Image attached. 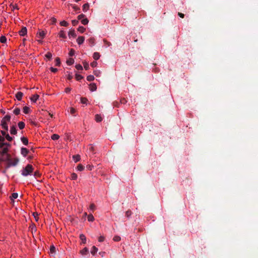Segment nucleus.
I'll return each instance as SVG.
<instances>
[{"label":"nucleus","instance_id":"8fccbe9b","mask_svg":"<svg viewBox=\"0 0 258 258\" xmlns=\"http://www.w3.org/2000/svg\"><path fill=\"white\" fill-rule=\"evenodd\" d=\"M77 178V175L75 173H73L71 176L72 179L75 180Z\"/></svg>","mask_w":258,"mask_h":258},{"label":"nucleus","instance_id":"cd10ccee","mask_svg":"<svg viewBox=\"0 0 258 258\" xmlns=\"http://www.w3.org/2000/svg\"><path fill=\"white\" fill-rule=\"evenodd\" d=\"M6 139L9 142H11L13 138V137L10 136V135L8 134L5 137V140Z\"/></svg>","mask_w":258,"mask_h":258},{"label":"nucleus","instance_id":"e2e57ef3","mask_svg":"<svg viewBox=\"0 0 258 258\" xmlns=\"http://www.w3.org/2000/svg\"><path fill=\"white\" fill-rule=\"evenodd\" d=\"M71 91V89L69 88H66V93L69 92Z\"/></svg>","mask_w":258,"mask_h":258},{"label":"nucleus","instance_id":"393cba45","mask_svg":"<svg viewBox=\"0 0 258 258\" xmlns=\"http://www.w3.org/2000/svg\"><path fill=\"white\" fill-rule=\"evenodd\" d=\"M0 42L2 43H5L7 42V38L5 36H2L0 37Z\"/></svg>","mask_w":258,"mask_h":258},{"label":"nucleus","instance_id":"3c124183","mask_svg":"<svg viewBox=\"0 0 258 258\" xmlns=\"http://www.w3.org/2000/svg\"><path fill=\"white\" fill-rule=\"evenodd\" d=\"M76 68L79 70H82L83 69L82 66L80 64H77L76 66Z\"/></svg>","mask_w":258,"mask_h":258},{"label":"nucleus","instance_id":"6e6d98bb","mask_svg":"<svg viewBox=\"0 0 258 258\" xmlns=\"http://www.w3.org/2000/svg\"><path fill=\"white\" fill-rule=\"evenodd\" d=\"M50 70L53 73H56L57 71V69L56 68H54L52 67L50 68Z\"/></svg>","mask_w":258,"mask_h":258},{"label":"nucleus","instance_id":"13d9d810","mask_svg":"<svg viewBox=\"0 0 258 258\" xmlns=\"http://www.w3.org/2000/svg\"><path fill=\"white\" fill-rule=\"evenodd\" d=\"M75 112V110L74 108H70V113L71 114H74Z\"/></svg>","mask_w":258,"mask_h":258},{"label":"nucleus","instance_id":"2eb2a0df","mask_svg":"<svg viewBox=\"0 0 258 258\" xmlns=\"http://www.w3.org/2000/svg\"><path fill=\"white\" fill-rule=\"evenodd\" d=\"M21 140L25 145H27L28 144V140L27 138L24 137H22L21 138Z\"/></svg>","mask_w":258,"mask_h":258},{"label":"nucleus","instance_id":"052dcab7","mask_svg":"<svg viewBox=\"0 0 258 258\" xmlns=\"http://www.w3.org/2000/svg\"><path fill=\"white\" fill-rule=\"evenodd\" d=\"M100 73L99 71H95V75L97 76H98Z\"/></svg>","mask_w":258,"mask_h":258},{"label":"nucleus","instance_id":"7ed1b4c3","mask_svg":"<svg viewBox=\"0 0 258 258\" xmlns=\"http://www.w3.org/2000/svg\"><path fill=\"white\" fill-rule=\"evenodd\" d=\"M34 168L31 164H28L25 168L21 170V174L24 176H27L31 175L33 172Z\"/></svg>","mask_w":258,"mask_h":258},{"label":"nucleus","instance_id":"58836bf2","mask_svg":"<svg viewBox=\"0 0 258 258\" xmlns=\"http://www.w3.org/2000/svg\"><path fill=\"white\" fill-rule=\"evenodd\" d=\"M78 30L81 33H83L85 31V28L83 26H80L79 27Z\"/></svg>","mask_w":258,"mask_h":258},{"label":"nucleus","instance_id":"6e6552de","mask_svg":"<svg viewBox=\"0 0 258 258\" xmlns=\"http://www.w3.org/2000/svg\"><path fill=\"white\" fill-rule=\"evenodd\" d=\"M21 153L23 156L26 157L29 153V150L26 148H22L21 149Z\"/></svg>","mask_w":258,"mask_h":258},{"label":"nucleus","instance_id":"ea45409f","mask_svg":"<svg viewBox=\"0 0 258 258\" xmlns=\"http://www.w3.org/2000/svg\"><path fill=\"white\" fill-rule=\"evenodd\" d=\"M58 36L59 37L64 38V33L63 30H61L58 33Z\"/></svg>","mask_w":258,"mask_h":258},{"label":"nucleus","instance_id":"a18cd8bd","mask_svg":"<svg viewBox=\"0 0 258 258\" xmlns=\"http://www.w3.org/2000/svg\"><path fill=\"white\" fill-rule=\"evenodd\" d=\"M105 239V237L103 235H101L98 237V241L99 242H103Z\"/></svg>","mask_w":258,"mask_h":258},{"label":"nucleus","instance_id":"20e7f679","mask_svg":"<svg viewBox=\"0 0 258 258\" xmlns=\"http://www.w3.org/2000/svg\"><path fill=\"white\" fill-rule=\"evenodd\" d=\"M9 158L10 160H8V163L7 164V166H6L7 168H9L11 166H16L19 162V159L18 158H12L11 157L10 155H9Z\"/></svg>","mask_w":258,"mask_h":258},{"label":"nucleus","instance_id":"c756f323","mask_svg":"<svg viewBox=\"0 0 258 258\" xmlns=\"http://www.w3.org/2000/svg\"><path fill=\"white\" fill-rule=\"evenodd\" d=\"M29 111H30L29 107H28L27 106H25L23 108V112H24V113L27 114V113H29Z\"/></svg>","mask_w":258,"mask_h":258},{"label":"nucleus","instance_id":"774afa93","mask_svg":"<svg viewBox=\"0 0 258 258\" xmlns=\"http://www.w3.org/2000/svg\"><path fill=\"white\" fill-rule=\"evenodd\" d=\"M93 147L92 146H90L89 147V151H92L93 150Z\"/></svg>","mask_w":258,"mask_h":258},{"label":"nucleus","instance_id":"f03ea898","mask_svg":"<svg viewBox=\"0 0 258 258\" xmlns=\"http://www.w3.org/2000/svg\"><path fill=\"white\" fill-rule=\"evenodd\" d=\"M11 118V116L7 114L1 120V125L2 128L6 131L8 130V123L10 121Z\"/></svg>","mask_w":258,"mask_h":258},{"label":"nucleus","instance_id":"338daca9","mask_svg":"<svg viewBox=\"0 0 258 258\" xmlns=\"http://www.w3.org/2000/svg\"><path fill=\"white\" fill-rule=\"evenodd\" d=\"M99 254L101 255V256H103L104 254V252H100Z\"/></svg>","mask_w":258,"mask_h":258},{"label":"nucleus","instance_id":"1a4fd4ad","mask_svg":"<svg viewBox=\"0 0 258 258\" xmlns=\"http://www.w3.org/2000/svg\"><path fill=\"white\" fill-rule=\"evenodd\" d=\"M68 35L70 38H74L76 37V34L74 30H71L69 32Z\"/></svg>","mask_w":258,"mask_h":258},{"label":"nucleus","instance_id":"f3484780","mask_svg":"<svg viewBox=\"0 0 258 258\" xmlns=\"http://www.w3.org/2000/svg\"><path fill=\"white\" fill-rule=\"evenodd\" d=\"M18 125L19 128L20 130H22V129H23L25 127V124L23 121H20L19 122H18Z\"/></svg>","mask_w":258,"mask_h":258},{"label":"nucleus","instance_id":"473e14b6","mask_svg":"<svg viewBox=\"0 0 258 258\" xmlns=\"http://www.w3.org/2000/svg\"><path fill=\"white\" fill-rule=\"evenodd\" d=\"M77 169L78 171H81L84 170V166L82 165L79 164V165H78V166L77 167Z\"/></svg>","mask_w":258,"mask_h":258},{"label":"nucleus","instance_id":"680f3d73","mask_svg":"<svg viewBox=\"0 0 258 258\" xmlns=\"http://www.w3.org/2000/svg\"><path fill=\"white\" fill-rule=\"evenodd\" d=\"M60 24L61 26H64V20L61 21L60 22Z\"/></svg>","mask_w":258,"mask_h":258},{"label":"nucleus","instance_id":"bb28decb","mask_svg":"<svg viewBox=\"0 0 258 258\" xmlns=\"http://www.w3.org/2000/svg\"><path fill=\"white\" fill-rule=\"evenodd\" d=\"M95 120L97 122H100L102 120V117L100 115L96 114L95 116Z\"/></svg>","mask_w":258,"mask_h":258},{"label":"nucleus","instance_id":"c85d7f7f","mask_svg":"<svg viewBox=\"0 0 258 258\" xmlns=\"http://www.w3.org/2000/svg\"><path fill=\"white\" fill-rule=\"evenodd\" d=\"M13 113L16 115H19L20 113V109L19 108H16L13 110Z\"/></svg>","mask_w":258,"mask_h":258},{"label":"nucleus","instance_id":"dca6fc26","mask_svg":"<svg viewBox=\"0 0 258 258\" xmlns=\"http://www.w3.org/2000/svg\"><path fill=\"white\" fill-rule=\"evenodd\" d=\"M80 238L82 240L83 243H85L86 242V238L84 234H81L80 235Z\"/></svg>","mask_w":258,"mask_h":258},{"label":"nucleus","instance_id":"72a5a7b5","mask_svg":"<svg viewBox=\"0 0 258 258\" xmlns=\"http://www.w3.org/2000/svg\"><path fill=\"white\" fill-rule=\"evenodd\" d=\"M87 80L88 81H92L94 80V77L93 75H89L87 77Z\"/></svg>","mask_w":258,"mask_h":258},{"label":"nucleus","instance_id":"f8f14e48","mask_svg":"<svg viewBox=\"0 0 258 258\" xmlns=\"http://www.w3.org/2000/svg\"><path fill=\"white\" fill-rule=\"evenodd\" d=\"M84 40L85 38L83 36H80L77 38V41L78 44L81 45L84 42Z\"/></svg>","mask_w":258,"mask_h":258},{"label":"nucleus","instance_id":"a211bd4d","mask_svg":"<svg viewBox=\"0 0 258 258\" xmlns=\"http://www.w3.org/2000/svg\"><path fill=\"white\" fill-rule=\"evenodd\" d=\"M10 7H11V9H12V11H14V10L16 9V10H19V8L18 7V5L17 4H11L10 5Z\"/></svg>","mask_w":258,"mask_h":258},{"label":"nucleus","instance_id":"603ef678","mask_svg":"<svg viewBox=\"0 0 258 258\" xmlns=\"http://www.w3.org/2000/svg\"><path fill=\"white\" fill-rule=\"evenodd\" d=\"M97 65V62L96 61H93L91 63V66L94 68L96 67Z\"/></svg>","mask_w":258,"mask_h":258},{"label":"nucleus","instance_id":"4d7b16f0","mask_svg":"<svg viewBox=\"0 0 258 258\" xmlns=\"http://www.w3.org/2000/svg\"><path fill=\"white\" fill-rule=\"evenodd\" d=\"M1 133L3 135L2 137H4L8 134L6 133V132L5 131H1Z\"/></svg>","mask_w":258,"mask_h":258},{"label":"nucleus","instance_id":"412c9836","mask_svg":"<svg viewBox=\"0 0 258 258\" xmlns=\"http://www.w3.org/2000/svg\"><path fill=\"white\" fill-rule=\"evenodd\" d=\"M97 251H98V248L96 246H93L91 250V253L93 255H94L97 252Z\"/></svg>","mask_w":258,"mask_h":258},{"label":"nucleus","instance_id":"7c9ffc66","mask_svg":"<svg viewBox=\"0 0 258 258\" xmlns=\"http://www.w3.org/2000/svg\"><path fill=\"white\" fill-rule=\"evenodd\" d=\"M45 57L48 59H50L52 57L51 53L50 52H47V53L45 55Z\"/></svg>","mask_w":258,"mask_h":258},{"label":"nucleus","instance_id":"4468645a","mask_svg":"<svg viewBox=\"0 0 258 258\" xmlns=\"http://www.w3.org/2000/svg\"><path fill=\"white\" fill-rule=\"evenodd\" d=\"M97 89V86L95 84L92 83L90 85V90L91 91H95Z\"/></svg>","mask_w":258,"mask_h":258},{"label":"nucleus","instance_id":"5fc2aeb1","mask_svg":"<svg viewBox=\"0 0 258 258\" xmlns=\"http://www.w3.org/2000/svg\"><path fill=\"white\" fill-rule=\"evenodd\" d=\"M84 67L86 70H88L89 69V64L87 62H85L84 63Z\"/></svg>","mask_w":258,"mask_h":258},{"label":"nucleus","instance_id":"e433bc0d","mask_svg":"<svg viewBox=\"0 0 258 258\" xmlns=\"http://www.w3.org/2000/svg\"><path fill=\"white\" fill-rule=\"evenodd\" d=\"M18 194L14 192L12 194L11 198L12 200H14V199H17L18 198Z\"/></svg>","mask_w":258,"mask_h":258},{"label":"nucleus","instance_id":"864d4df0","mask_svg":"<svg viewBox=\"0 0 258 258\" xmlns=\"http://www.w3.org/2000/svg\"><path fill=\"white\" fill-rule=\"evenodd\" d=\"M84 17H85L84 15L81 14V15L78 16V18L79 20H82L83 19V18H84Z\"/></svg>","mask_w":258,"mask_h":258},{"label":"nucleus","instance_id":"6ab92c4d","mask_svg":"<svg viewBox=\"0 0 258 258\" xmlns=\"http://www.w3.org/2000/svg\"><path fill=\"white\" fill-rule=\"evenodd\" d=\"M89 9V5L88 3L84 4L83 6V11L86 12Z\"/></svg>","mask_w":258,"mask_h":258},{"label":"nucleus","instance_id":"a878e982","mask_svg":"<svg viewBox=\"0 0 258 258\" xmlns=\"http://www.w3.org/2000/svg\"><path fill=\"white\" fill-rule=\"evenodd\" d=\"M88 220L89 222H93L94 220V218L92 214H89L88 216Z\"/></svg>","mask_w":258,"mask_h":258},{"label":"nucleus","instance_id":"79ce46f5","mask_svg":"<svg viewBox=\"0 0 258 258\" xmlns=\"http://www.w3.org/2000/svg\"><path fill=\"white\" fill-rule=\"evenodd\" d=\"M55 248L53 245H52L50 247V253L52 254L55 251Z\"/></svg>","mask_w":258,"mask_h":258},{"label":"nucleus","instance_id":"423d86ee","mask_svg":"<svg viewBox=\"0 0 258 258\" xmlns=\"http://www.w3.org/2000/svg\"><path fill=\"white\" fill-rule=\"evenodd\" d=\"M46 35V33L44 31H40L37 33V37L40 39H43Z\"/></svg>","mask_w":258,"mask_h":258},{"label":"nucleus","instance_id":"0eeeda50","mask_svg":"<svg viewBox=\"0 0 258 258\" xmlns=\"http://www.w3.org/2000/svg\"><path fill=\"white\" fill-rule=\"evenodd\" d=\"M27 32V28L25 27H24L21 29V30L19 32V33L20 35L23 36H25V35H26Z\"/></svg>","mask_w":258,"mask_h":258},{"label":"nucleus","instance_id":"a19ab883","mask_svg":"<svg viewBox=\"0 0 258 258\" xmlns=\"http://www.w3.org/2000/svg\"><path fill=\"white\" fill-rule=\"evenodd\" d=\"M88 101V100L86 98H81V102L83 104H87Z\"/></svg>","mask_w":258,"mask_h":258},{"label":"nucleus","instance_id":"c9c22d12","mask_svg":"<svg viewBox=\"0 0 258 258\" xmlns=\"http://www.w3.org/2000/svg\"><path fill=\"white\" fill-rule=\"evenodd\" d=\"M56 19L55 18H51L49 20V23L50 24H54L56 23Z\"/></svg>","mask_w":258,"mask_h":258},{"label":"nucleus","instance_id":"b1692460","mask_svg":"<svg viewBox=\"0 0 258 258\" xmlns=\"http://www.w3.org/2000/svg\"><path fill=\"white\" fill-rule=\"evenodd\" d=\"M68 65H72L74 63V60L73 58H70L66 61Z\"/></svg>","mask_w":258,"mask_h":258},{"label":"nucleus","instance_id":"4be33fe9","mask_svg":"<svg viewBox=\"0 0 258 258\" xmlns=\"http://www.w3.org/2000/svg\"><path fill=\"white\" fill-rule=\"evenodd\" d=\"M100 55L98 52H94L93 55V58L95 60H98L100 58Z\"/></svg>","mask_w":258,"mask_h":258},{"label":"nucleus","instance_id":"9b49d317","mask_svg":"<svg viewBox=\"0 0 258 258\" xmlns=\"http://www.w3.org/2000/svg\"><path fill=\"white\" fill-rule=\"evenodd\" d=\"M10 133L11 135H16L17 131L16 127L14 125L11 126L10 127Z\"/></svg>","mask_w":258,"mask_h":258},{"label":"nucleus","instance_id":"c03bdc74","mask_svg":"<svg viewBox=\"0 0 258 258\" xmlns=\"http://www.w3.org/2000/svg\"><path fill=\"white\" fill-rule=\"evenodd\" d=\"M120 239H121V238L119 236H115L113 237V240L115 241H119L120 240Z\"/></svg>","mask_w":258,"mask_h":258},{"label":"nucleus","instance_id":"bf43d9fd","mask_svg":"<svg viewBox=\"0 0 258 258\" xmlns=\"http://www.w3.org/2000/svg\"><path fill=\"white\" fill-rule=\"evenodd\" d=\"M39 175H40V174H39V172H36H36H34V175L35 176L37 177V176H39Z\"/></svg>","mask_w":258,"mask_h":258},{"label":"nucleus","instance_id":"9d476101","mask_svg":"<svg viewBox=\"0 0 258 258\" xmlns=\"http://www.w3.org/2000/svg\"><path fill=\"white\" fill-rule=\"evenodd\" d=\"M39 97V96L38 94H34L31 97L30 100L33 102H36L37 100L38 99Z\"/></svg>","mask_w":258,"mask_h":258},{"label":"nucleus","instance_id":"aec40b11","mask_svg":"<svg viewBox=\"0 0 258 258\" xmlns=\"http://www.w3.org/2000/svg\"><path fill=\"white\" fill-rule=\"evenodd\" d=\"M88 252H89L88 249L87 247H85L84 249H83L81 251V253L82 255H86L88 253Z\"/></svg>","mask_w":258,"mask_h":258},{"label":"nucleus","instance_id":"4c0bfd02","mask_svg":"<svg viewBox=\"0 0 258 258\" xmlns=\"http://www.w3.org/2000/svg\"><path fill=\"white\" fill-rule=\"evenodd\" d=\"M33 215L34 216V218L36 222L38 221L39 217H38V214L37 213H33Z\"/></svg>","mask_w":258,"mask_h":258},{"label":"nucleus","instance_id":"0e129e2a","mask_svg":"<svg viewBox=\"0 0 258 258\" xmlns=\"http://www.w3.org/2000/svg\"><path fill=\"white\" fill-rule=\"evenodd\" d=\"M178 15L179 16V17H180L181 18H183L184 17V14H182V13H178Z\"/></svg>","mask_w":258,"mask_h":258},{"label":"nucleus","instance_id":"2f4dec72","mask_svg":"<svg viewBox=\"0 0 258 258\" xmlns=\"http://www.w3.org/2000/svg\"><path fill=\"white\" fill-rule=\"evenodd\" d=\"M59 136L57 135V134H53L52 136H51V139L53 140H58L59 139Z\"/></svg>","mask_w":258,"mask_h":258},{"label":"nucleus","instance_id":"f257e3e1","mask_svg":"<svg viewBox=\"0 0 258 258\" xmlns=\"http://www.w3.org/2000/svg\"><path fill=\"white\" fill-rule=\"evenodd\" d=\"M11 144L5 142V137L0 135V154H4L8 152Z\"/></svg>","mask_w":258,"mask_h":258},{"label":"nucleus","instance_id":"ddd939ff","mask_svg":"<svg viewBox=\"0 0 258 258\" xmlns=\"http://www.w3.org/2000/svg\"><path fill=\"white\" fill-rule=\"evenodd\" d=\"M23 95V93L22 92H18L16 94V97L19 101H20L22 99Z\"/></svg>","mask_w":258,"mask_h":258},{"label":"nucleus","instance_id":"f704fd0d","mask_svg":"<svg viewBox=\"0 0 258 258\" xmlns=\"http://www.w3.org/2000/svg\"><path fill=\"white\" fill-rule=\"evenodd\" d=\"M81 22L83 25H87L89 21L87 18H84L81 20Z\"/></svg>","mask_w":258,"mask_h":258},{"label":"nucleus","instance_id":"09e8293b","mask_svg":"<svg viewBox=\"0 0 258 258\" xmlns=\"http://www.w3.org/2000/svg\"><path fill=\"white\" fill-rule=\"evenodd\" d=\"M95 209V206L94 204H91L90 207H89V209L91 210H94Z\"/></svg>","mask_w":258,"mask_h":258},{"label":"nucleus","instance_id":"49530a36","mask_svg":"<svg viewBox=\"0 0 258 258\" xmlns=\"http://www.w3.org/2000/svg\"><path fill=\"white\" fill-rule=\"evenodd\" d=\"M69 55L70 56L74 55H75V50L72 49H71L69 53Z\"/></svg>","mask_w":258,"mask_h":258},{"label":"nucleus","instance_id":"de8ad7c7","mask_svg":"<svg viewBox=\"0 0 258 258\" xmlns=\"http://www.w3.org/2000/svg\"><path fill=\"white\" fill-rule=\"evenodd\" d=\"M76 78L77 80H80L81 79H82L83 78V77L80 75L77 74L76 75Z\"/></svg>","mask_w":258,"mask_h":258},{"label":"nucleus","instance_id":"39448f33","mask_svg":"<svg viewBox=\"0 0 258 258\" xmlns=\"http://www.w3.org/2000/svg\"><path fill=\"white\" fill-rule=\"evenodd\" d=\"M7 153L8 152L4 154H1L3 156V157L0 158V162L4 161L7 162L8 163V160H10L9 158L10 154H7Z\"/></svg>","mask_w":258,"mask_h":258},{"label":"nucleus","instance_id":"5701e85b","mask_svg":"<svg viewBox=\"0 0 258 258\" xmlns=\"http://www.w3.org/2000/svg\"><path fill=\"white\" fill-rule=\"evenodd\" d=\"M73 158L75 162H77L80 160V156L79 155H74Z\"/></svg>","mask_w":258,"mask_h":258},{"label":"nucleus","instance_id":"37998d69","mask_svg":"<svg viewBox=\"0 0 258 258\" xmlns=\"http://www.w3.org/2000/svg\"><path fill=\"white\" fill-rule=\"evenodd\" d=\"M60 63V59L58 57L56 58L55 59V66H58Z\"/></svg>","mask_w":258,"mask_h":258},{"label":"nucleus","instance_id":"69168bd1","mask_svg":"<svg viewBox=\"0 0 258 258\" xmlns=\"http://www.w3.org/2000/svg\"><path fill=\"white\" fill-rule=\"evenodd\" d=\"M46 113L50 116V117H51V118L52 117V116H53L52 114H51L50 113H49V112H46Z\"/></svg>","mask_w":258,"mask_h":258}]
</instances>
